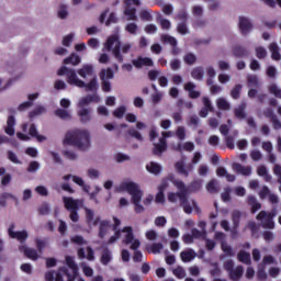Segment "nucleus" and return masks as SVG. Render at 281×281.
Masks as SVG:
<instances>
[{"instance_id": "nucleus-36", "label": "nucleus", "mask_w": 281, "mask_h": 281, "mask_svg": "<svg viewBox=\"0 0 281 281\" xmlns=\"http://www.w3.org/2000/svg\"><path fill=\"white\" fill-rule=\"evenodd\" d=\"M58 19L65 20L69 16V7L65 3H60L57 8Z\"/></svg>"}, {"instance_id": "nucleus-53", "label": "nucleus", "mask_w": 281, "mask_h": 281, "mask_svg": "<svg viewBox=\"0 0 281 281\" xmlns=\"http://www.w3.org/2000/svg\"><path fill=\"white\" fill-rule=\"evenodd\" d=\"M216 104L217 109H221L222 111H229L231 109L229 102L225 98H218Z\"/></svg>"}, {"instance_id": "nucleus-50", "label": "nucleus", "mask_w": 281, "mask_h": 281, "mask_svg": "<svg viewBox=\"0 0 281 281\" xmlns=\"http://www.w3.org/2000/svg\"><path fill=\"white\" fill-rule=\"evenodd\" d=\"M114 76L113 69L111 68L102 69L100 72L101 80H113Z\"/></svg>"}, {"instance_id": "nucleus-33", "label": "nucleus", "mask_w": 281, "mask_h": 281, "mask_svg": "<svg viewBox=\"0 0 281 281\" xmlns=\"http://www.w3.org/2000/svg\"><path fill=\"white\" fill-rule=\"evenodd\" d=\"M147 172H150V175H161V165L158 162L151 161L146 165Z\"/></svg>"}, {"instance_id": "nucleus-26", "label": "nucleus", "mask_w": 281, "mask_h": 281, "mask_svg": "<svg viewBox=\"0 0 281 281\" xmlns=\"http://www.w3.org/2000/svg\"><path fill=\"white\" fill-rule=\"evenodd\" d=\"M80 63H82V58L76 53L70 54L69 57L64 59V65H72V67H78Z\"/></svg>"}, {"instance_id": "nucleus-61", "label": "nucleus", "mask_w": 281, "mask_h": 281, "mask_svg": "<svg viewBox=\"0 0 281 281\" xmlns=\"http://www.w3.org/2000/svg\"><path fill=\"white\" fill-rule=\"evenodd\" d=\"M164 100V92L156 90L155 93L151 94L153 104H159Z\"/></svg>"}, {"instance_id": "nucleus-4", "label": "nucleus", "mask_w": 281, "mask_h": 281, "mask_svg": "<svg viewBox=\"0 0 281 281\" xmlns=\"http://www.w3.org/2000/svg\"><path fill=\"white\" fill-rule=\"evenodd\" d=\"M116 192H128L132 196V203L136 214H144L146 212V209L142 205L144 191L139 188V184L131 180H124L116 187Z\"/></svg>"}, {"instance_id": "nucleus-42", "label": "nucleus", "mask_w": 281, "mask_h": 281, "mask_svg": "<svg viewBox=\"0 0 281 281\" xmlns=\"http://www.w3.org/2000/svg\"><path fill=\"white\" fill-rule=\"evenodd\" d=\"M100 175L101 172L93 167L88 168L86 171V177H88V179H91V181L100 179Z\"/></svg>"}, {"instance_id": "nucleus-5", "label": "nucleus", "mask_w": 281, "mask_h": 281, "mask_svg": "<svg viewBox=\"0 0 281 281\" xmlns=\"http://www.w3.org/2000/svg\"><path fill=\"white\" fill-rule=\"evenodd\" d=\"M173 186L179 192H168L167 199L169 203H177L180 201L186 214H192V211L196 209V202L194 200H188V188L181 180H175Z\"/></svg>"}, {"instance_id": "nucleus-32", "label": "nucleus", "mask_w": 281, "mask_h": 281, "mask_svg": "<svg viewBox=\"0 0 281 281\" xmlns=\"http://www.w3.org/2000/svg\"><path fill=\"white\" fill-rule=\"evenodd\" d=\"M16 125V119L14 116L10 115L7 120V127L4 128V132L7 135H14V126Z\"/></svg>"}, {"instance_id": "nucleus-14", "label": "nucleus", "mask_w": 281, "mask_h": 281, "mask_svg": "<svg viewBox=\"0 0 281 281\" xmlns=\"http://www.w3.org/2000/svg\"><path fill=\"white\" fill-rule=\"evenodd\" d=\"M86 223L89 227H95L101 221L100 216H95V211L90 207L83 206Z\"/></svg>"}, {"instance_id": "nucleus-16", "label": "nucleus", "mask_w": 281, "mask_h": 281, "mask_svg": "<svg viewBox=\"0 0 281 281\" xmlns=\"http://www.w3.org/2000/svg\"><path fill=\"white\" fill-rule=\"evenodd\" d=\"M76 74H78V76H80V78L83 80H87V78L95 77V68H93V65L91 64H86L82 65Z\"/></svg>"}, {"instance_id": "nucleus-29", "label": "nucleus", "mask_w": 281, "mask_h": 281, "mask_svg": "<svg viewBox=\"0 0 281 281\" xmlns=\"http://www.w3.org/2000/svg\"><path fill=\"white\" fill-rule=\"evenodd\" d=\"M78 256L81 259L87 258V260H95V257L93 256V248L89 246L86 249L80 248L78 250Z\"/></svg>"}, {"instance_id": "nucleus-55", "label": "nucleus", "mask_w": 281, "mask_h": 281, "mask_svg": "<svg viewBox=\"0 0 281 281\" xmlns=\"http://www.w3.org/2000/svg\"><path fill=\"white\" fill-rule=\"evenodd\" d=\"M206 191L210 192V194H215L216 192H218V181L211 180L206 184Z\"/></svg>"}, {"instance_id": "nucleus-28", "label": "nucleus", "mask_w": 281, "mask_h": 281, "mask_svg": "<svg viewBox=\"0 0 281 281\" xmlns=\"http://www.w3.org/2000/svg\"><path fill=\"white\" fill-rule=\"evenodd\" d=\"M243 273H245V269L243 268V266H237L228 272V276L231 280L239 281L240 278H243Z\"/></svg>"}, {"instance_id": "nucleus-57", "label": "nucleus", "mask_w": 281, "mask_h": 281, "mask_svg": "<svg viewBox=\"0 0 281 281\" xmlns=\"http://www.w3.org/2000/svg\"><path fill=\"white\" fill-rule=\"evenodd\" d=\"M161 41L166 44V45H171V47H177V38L165 34L161 36Z\"/></svg>"}, {"instance_id": "nucleus-10", "label": "nucleus", "mask_w": 281, "mask_h": 281, "mask_svg": "<svg viewBox=\"0 0 281 281\" xmlns=\"http://www.w3.org/2000/svg\"><path fill=\"white\" fill-rule=\"evenodd\" d=\"M215 238L216 240H221V249L224 254L221 256L222 259L224 257L234 258V256H236V251L234 250V248H232V246H229L228 243L225 241V235L223 233H216Z\"/></svg>"}, {"instance_id": "nucleus-30", "label": "nucleus", "mask_w": 281, "mask_h": 281, "mask_svg": "<svg viewBox=\"0 0 281 281\" xmlns=\"http://www.w3.org/2000/svg\"><path fill=\"white\" fill-rule=\"evenodd\" d=\"M134 67H153V59L148 57H140L138 59H134L133 61Z\"/></svg>"}, {"instance_id": "nucleus-6", "label": "nucleus", "mask_w": 281, "mask_h": 281, "mask_svg": "<svg viewBox=\"0 0 281 281\" xmlns=\"http://www.w3.org/2000/svg\"><path fill=\"white\" fill-rule=\"evenodd\" d=\"M131 47H133L131 43L122 44L120 42V35L117 34L109 36L104 43L106 52H112L114 58H116L119 63H124V56H122V54H128Z\"/></svg>"}, {"instance_id": "nucleus-7", "label": "nucleus", "mask_w": 281, "mask_h": 281, "mask_svg": "<svg viewBox=\"0 0 281 281\" xmlns=\"http://www.w3.org/2000/svg\"><path fill=\"white\" fill-rule=\"evenodd\" d=\"M276 216H278V212L276 210L270 213L261 211L257 215V221H260L262 227H265L266 229H273L276 227V223L273 222V218H276Z\"/></svg>"}, {"instance_id": "nucleus-3", "label": "nucleus", "mask_w": 281, "mask_h": 281, "mask_svg": "<svg viewBox=\"0 0 281 281\" xmlns=\"http://www.w3.org/2000/svg\"><path fill=\"white\" fill-rule=\"evenodd\" d=\"M120 225H122V221H120L117 217H113L114 235L109 238L108 245H113V243H117L120 238H123V243H125V245H131V249L134 251L139 249L142 243L139 239L135 238V235H133V227L125 226L122 231H120L117 229Z\"/></svg>"}, {"instance_id": "nucleus-20", "label": "nucleus", "mask_w": 281, "mask_h": 281, "mask_svg": "<svg viewBox=\"0 0 281 281\" xmlns=\"http://www.w3.org/2000/svg\"><path fill=\"white\" fill-rule=\"evenodd\" d=\"M100 101V97L98 94H88L86 97H82L79 99L77 106L79 109H85V106H89V104L93 103V102H99Z\"/></svg>"}, {"instance_id": "nucleus-2", "label": "nucleus", "mask_w": 281, "mask_h": 281, "mask_svg": "<svg viewBox=\"0 0 281 281\" xmlns=\"http://www.w3.org/2000/svg\"><path fill=\"white\" fill-rule=\"evenodd\" d=\"M57 75L66 76V82L70 85V87H78L79 89H86V91L95 92L100 89V85L98 83V77L94 76L89 82H85V80L78 77L76 70L69 67H61L58 69Z\"/></svg>"}, {"instance_id": "nucleus-8", "label": "nucleus", "mask_w": 281, "mask_h": 281, "mask_svg": "<svg viewBox=\"0 0 281 281\" xmlns=\"http://www.w3.org/2000/svg\"><path fill=\"white\" fill-rule=\"evenodd\" d=\"M134 5H142V0H125L124 14L127 21H137V9Z\"/></svg>"}, {"instance_id": "nucleus-44", "label": "nucleus", "mask_w": 281, "mask_h": 281, "mask_svg": "<svg viewBox=\"0 0 281 281\" xmlns=\"http://www.w3.org/2000/svg\"><path fill=\"white\" fill-rule=\"evenodd\" d=\"M55 115L60 120H71V112H69L67 109H57L55 111Z\"/></svg>"}, {"instance_id": "nucleus-11", "label": "nucleus", "mask_w": 281, "mask_h": 281, "mask_svg": "<svg viewBox=\"0 0 281 281\" xmlns=\"http://www.w3.org/2000/svg\"><path fill=\"white\" fill-rule=\"evenodd\" d=\"M22 131L23 133H29L30 137H35V139H37V142H46L47 137L45 135H41L38 134V130H36V125L34 124H27L24 123L22 124Z\"/></svg>"}, {"instance_id": "nucleus-38", "label": "nucleus", "mask_w": 281, "mask_h": 281, "mask_svg": "<svg viewBox=\"0 0 281 281\" xmlns=\"http://www.w3.org/2000/svg\"><path fill=\"white\" fill-rule=\"evenodd\" d=\"M233 55L235 58H246V56H249V50L241 46H235L233 48Z\"/></svg>"}, {"instance_id": "nucleus-17", "label": "nucleus", "mask_w": 281, "mask_h": 281, "mask_svg": "<svg viewBox=\"0 0 281 281\" xmlns=\"http://www.w3.org/2000/svg\"><path fill=\"white\" fill-rule=\"evenodd\" d=\"M19 249L22 251V254H24V256H26V258H29V260L33 261L38 260V258H41L43 255L42 252H38V250L27 247L26 245H21Z\"/></svg>"}, {"instance_id": "nucleus-18", "label": "nucleus", "mask_w": 281, "mask_h": 281, "mask_svg": "<svg viewBox=\"0 0 281 281\" xmlns=\"http://www.w3.org/2000/svg\"><path fill=\"white\" fill-rule=\"evenodd\" d=\"M172 133L162 132V137L159 139V143L154 144V155H161V153H166V137H170Z\"/></svg>"}, {"instance_id": "nucleus-63", "label": "nucleus", "mask_w": 281, "mask_h": 281, "mask_svg": "<svg viewBox=\"0 0 281 281\" xmlns=\"http://www.w3.org/2000/svg\"><path fill=\"white\" fill-rule=\"evenodd\" d=\"M183 60L187 65H194V63H196V55L188 53L184 55Z\"/></svg>"}, {"instance_id": "nucleus-12", "label": "nucleus", "mask_w": 281, "mask_h": 281, "mask_svg": "<svg viewBox=\"0 0 281 281\" xmlns=\"http://www.w3.org/2000/svg\"><path fill=\"white\" fill-rule=\"evenodd\" d=\"M64 206L68 212H74L76 210H80L82 205H85V201L76 200L71 196H63Z\"/></svg>"}, {"instance_id": "nucleus-58", "label": "nucleus", "mask_w": 281, "mask_h": 281, "mask_svg": "<svg viewBox=\"0 0 281 281\" xmlns=\"http://www.w3.org/2000/svg\"><path fill=\"white\" fill-rule=\"evenodd\" d=\"M126 111H127L126 105H121L113 111V115L117 120H122V117H124V114L126 113Z\"/></svg>"}, {"instance_id": "nucleus-43", "label": "nucleus", "mask_w": 281, "mask_h": 281, "mask_svg": "<svg viewBox=\"0 0 281 281\" xmlns=\"http://www.w3.org/2000/svg\"><path fill=\"white\" fill-rule=\"evenodd\" d=\"M206 71V76L209 77V79L206 80L207 85H214V78H216V69L214 68V66H207L205 68Z\"/></svg>"}, {"instance_id": "nucleus-15", "label": "nucleus", "mask_w": 281, "mask_h": 281, "mask_svg": "<svg viewBox=\"0 0 281 281\" xmlns=\"http://www.w3.org/2000/svg\"><path fill=\"white\" fill-rule=\"evenodd\" d=\"M8 234L10 238H15L20 243H25L27 238L30 237V234L27 231H14V224H11L10 227L8 228Z\"/></svg>"}, {"instance_id": "nucleus-35", "label": "nucleus", "mask_w": 281, "mask_h": 281, "mask_svg": "<svg viewBox=\"0 0 281 281\" xmlns=\"http://www.w3.org/2000/svg\"><path fill=\"white\" fill-rule=\"evenodd\" d=\"M269 49L272 60H281L280 46H278V43H271Z\"/></svg>"}, {"instance_id": "nucleus-21", "label": "nucleus", "mask_w": 281, "mask_h": 281, "mask_svg": "<svg viewBox=\"0 0 281 281\" xmlns=\"http://www.w3.org/2000/svg\"><path fill=\"white\" fill-rule=\"evenodd\" d=\"M175 181H181V180L176 179L175 176L172 175H169L167 178H164L160 181V184L158 186V190H160V192H166V190L170 188V183L175 184Z\"/></svg>"}, {"instance_id": "nucleus-48", "label": "nucleus", "mask_w": 281, "mask_h": 281, "mask_svg": "<svg viewBox=\"0 0 281 281\" xmlns=\"http://www.w3.org/2000/svg\"><path fill=\"white\" fill-rule=\"evenodd\" d=\"M44 113H47V109L44 105H37L33 111L30 112L29 116L32 117H38V115H44Z\"/></svg>"}, {"instance_id": "nucleus-13", "label": "nucleus", "mask_w": 281, "mask_h": 281, "mask_svg": "<svg viewBox=\"0 0 281 281\" xmlns=\"http://www.w3.org/2000/svg\"><path fill=\"white\" fill-rule=\"evenodd\" d=\"M97 225H99V238L104 239L111 232H115L109 220H101Z\"/></svg>"}, {"instance_id": "nucleus-59", "label": "nucleus", "mask_w": 281, "mask_h": 281, "mask_svg": "<svg viewBox=\"0 0 281 281\" xmlns=\"http://www.w3.org/2000/svg\"><path fill=\"white\" fill-rule=\"evenodd\" d=\"M161 249H164V244L161 243L153 244L147 247V251H150L151 254H161Z\"/></svg>"}, {"instance_id": "nucleus-41", "label": "nucleus", "mask_w": 281, "mask_h": 281, "mask_svg": "<svg viewBox=\"0 0 281 281\" xmlns=\"http://www.w3.org/2000/svg\"><path fill=\"white\" fill-rule=\"evenodd\" d=\"M35 245L37 247L38 254H43V249L49 245V238H35Z\"/></svg>"}, {"instance_id": "nucleus-46", "label": "nucleus", "mask_w": 281, "mask_h": 281, "mask_svg": "<svg viewBox=\"0 0 281 281\" xmlns=\"http://www.w3.org/2000/svg\"><path fill=\"white\" fill-rule=\"evenodd\" d=\"M257 175L259 177H262L265 179V181H271V175H269V171L267 170V167H265L263 165H260L257 168Z\"/></svg>"}, {"instance_id": "nucleus-52", "label": "nucleus", "mask_w": 281, "mask_h": 281, "mask_svg": "<svg viewBox=\"0 0 281 281\" xmlns=\"http://www.w3.org/2000/svg\"><path fill=\"white\" fill-rule=\"evenodd\" d=\"M63 155L65 159H68L69 161H76V159H78V153L74 149H66L63 151Z\"/></svg>"}, {"instance_id": "nucleus-19", "label": "nucleus", "mask_w": 281, "mask_h": 281, "mask_svg": "<svg viewBox=\"0 0 281 281\" xmlns=\"http://www.w3.org/2000/svg\"><path fill=\"white\" fill-rule=\"evenodd\" d=\"M176 170L183 177H190V173L194 170V165L190 164L186 166V160H179L176 162Z\"/></svg>"}, {"instance_id": "nucleus-34", "label": "nucleus", "mask_w": 281, "mask_h": 281, "mask_svg": "<svg viewBox=\"0 0 281 281\" xmlns=\"http://www.w3.org/2000/svg\"><path fill=\"white\" fill-rule=\"evenodd\" d=\"M266 116L270 117L273 128H276V131H279V128H281V122L280 120H278V116L273 113V110L269 109L266 112Z\"/></svg>"}, {"instance_id": "nucleus-40", "label": "nucleus", "mask_w": 281, "mask_h": 281, "mask_svg": "<svg viewBox=\"0 0 281 281\" xmlns=\"http://www.w3.org/2000/svg\"><path fill=\"white\" fill-rule=\"evenodd\" d=\"M237 260L244 265H251V255L245 250H240L237 255Z\"/></svg>"}, {"instance_id": "nucleus-54", "label": "nucleus", "mask_w": 281, "mask_h": 281, "mask_svg": "<svg viewBox=\"0 0 281 281\" xmlns=\"http://www.w3.org/2000/svg\"><path fill=\"white\" fill-rule=\"evenodd\" d=\"M176 150H187L188 153H192V150H194V143L187 142L184 144H178Z\"/></svg>"}, {"instance_id": "nucleus-64", "label": "nucleus", "mask_w": 281, "mask_h": 281, "mask_svg": "<svg viewBox=\"0 0 281 281\" xmlns=\"http://www.w3.org/2000/svg\"><path fill=\"white\" fill-rule=\"evenodd\" d=\"M112 258L113 257H112L110 250H104L102 256H101L102 265H109V262H111Z\"/></svg>"}, {"instance_id": "nucleus-27", "label": "nucleus", "mask_w": 281, "mask_h": 281, "mask_svg": "<svg viewBox=\"0 0 281 281\" xmlns=\"http://www.w3.org/2000/svg\"><path fill=\"white\" fill-rule=\"evenodd\" d=\"M182 262H192L196 258V252L192 248H188L180 254Z\"/></svg>"}, {"instance_id": "nucleus-24", "label": "nucleus", "mask_w": 281, "mask_h": 281, "mask_svg": "<svg viewBox=\"0 0 281 281\" xmlns=\"http://www.w3.org/2000/svg\"><path fill=\"white\" fill-rule=\"evenodd\" d=\"M184 90L188 91L189 97L193 100H196V98H201V92L196 90V85H194V82H187L184 85Z\"/></svg>"}, {"instance_id": "nucleus-23", "label": "nucleus", "mask_w": 281, "mask_h": 281, "mask_svg": "<svg viewBox=\"0 0 281 281\" xmlns=\"http://www.w3.org/2000/svg\"><path fill=\"white\" fill-rule=\"evenodd\" d=\"M78 115L82 124H89L92 120L91 110L88 108H79Z\"/></svg>"}, {"instance_id": "nucleus-49", "label": "nucleus", "mask_w": 281, "mask_h": 281, "mask_svg": "<svg viewBox=\"0 0 281 281\" xmlns=\"http://www.w3.org/2000/svg\"><path fill=\"white\" fill-rule=\"evenodd\" d=\"M204 70L203 67H195L191 71V77L193 80H203Z\"/></svg>"}, {"instance_id": "nucleus-22", "label": "nucleus", "mask_w": 281, "mask_h": 281, "mask_svg": "<svg viewBox=\"0 0 281 281\" xmlns=\"http://www.w3.org/2000/svg\"><path fill=\"white\" fill-rule=\"evenodd\" d=\"M233 170L234 172H237V175H243L244 177H249L251 175L252 168L251 166H243L240 164H233Z\"/></svg>"}, {"instance_id": "nucleus-25", "label": "nucleus", "mask_w": 281, "mask_h": 281, "mask_svg": "<svg viewBox=\"0 0 281 281\" xmlns=\"http://www.w3.org/2000/svg\"><path fill=\"white\" fill-rule=\"evenodd\" d=\"M238 25L241 34H247L248 32H251V21H249L247 18L239 16Z\"/></svg>"}, {"instance_id": "nucleus-9", "label": "nucleus", "mask_w": 281, "mask_h": 281, "mask_svg": "<svg viewBox=\"0 0 281 281\" xmlns=\"http://www.w3.org/2000/svg\"><path fill=\"white\" fill-rule=\"evenodd\" d=\"M63 278H67V281H74V276L67 273V270L65 268L59 269L58 272L48 271L45 273L46 281H65V279Z\"/></svg>"}, {"instance_id": "nucleus-60", "label": "nucleus", "mask_w": 281, "mask_h": 281, "mask_svg": "<svg viewBox=\"0 0 281 281\" xmlns=\"http://www.w3.org/2000/svg\"><path fill=\"white\" fill-rule=\"evenodd\" d=\"M8 89H10V80L3 76H0V93L8 91Z\"/></svg>"}, {"instance_id": "nucleus-37", "label": "nucleus", "mask_w": 281, "mask_h": 281, "mask_svg": "<svg viewBox=\"0 0 281 281\" xmlns=\"http://www.w3.org/2000/svg\"><path fill=\"white\" fill-rule=\"evenodd\" d=\"M216 175L217 177H225L227 179V181L233 182L236 181V176L227 172V169L220 167L216 170Z\"/></svg>"}, {"instance_id": "nucleus-39", "label": "nucleus", "mask_w": 281, "mask_h": 281, "mask_svg": "<svg viewBox=\"0 0 281 281\" xmlns=\"http://www.w3.org/2000/svg\"><path fill=\"white\" fill-rule=\"evenodd\" d=\"M72 181H74V183L79 186V188H81V190H83V192H87V194H89V192L91 190V186L85 183V180L81 177H72Z\"/></svg>"}, {"instance_id": "nucleus-1", "label": "nucleus", "mask_w": 281, "mask_h": 281, "mask_svg": "<svg viewBox=\"0 0 281 281\" xmlns=\"http://www.w3.org/2000/svg\"><path fill=\"white\" fill-rule=\"evenodd\" d=\"M63 144L87 153L91 148V133L85 128L72 130L66 133Z\"/></svg>"}, {"instance_id": "nucleus-47", "label": "nucleus", "mask_w": 281, "mask_h": 281, "mask_svg": "<svg viewBox=\"0 0 281 281\" xmlns=\"http://www.w3.org/2000/svg\"><path fill=\"white\" fill-rule=\"evenodd\" d=\"M177 32L178 34H180L181 36H186L188 34H190V29L188 27V23L186 22H179L177 24Z\"/></svg>"}, {"instance_id": "nucleus-31", "label": "nucleus", "mask_w": 281, "mask_h": 281, "mask_svg": "<svg viewBox=\"0 0 281 281\" xmlns=\"http://www.w3.org/2000/svg\"><path fill=\"white\" fill-rule=\"evenodd\" d=\"M202 102L204 104V108L200 111V117H207L210 111L213 110L212 102L210 101V98L204 97L202 99Z\"/></svg>"}, {"instance_id": "nucleus-62", "label": "nucleus", "mask_w": 281, "mask_h": 281, "mask_svg": "<svg viewBox=\"0 0 281 281\" xmlns=\"http://www.w3.org/2000/svg\"><path fill=\"white\" fill-rule=\"evenodd\" d=\"M269 91L276 98H280L281 99V89L276 83H270Z\"/></svg>"}, {"instance_id": "nucleus-51", "label": "nucleus", "mask_w": 281, "mask_h": 281, "mask_svg": "<svg viewBox=\"0 0 281 281\" xmlns=\"http://www.w3.org/2000/svg\"><path fill=\"white\" fill-rule=\"evenodd\" d=\"M66 265L71 269L72 276H76L78 273V266L76 265V261L74 260V257L66 256Z\"/></svg>"}, {"instance_id": "nucleus-45", "label": "nucleus", "mask_w": 281, "mask_h": 281, "mask_svg": "<svg viewBox=\"0 0 281 281\" xmlns=\"http://www.w3.org/2000/svg\"><path fill=\"white\" fill-rule=\"evenodd\" d=\"M245 109H247V104L241 103L235 109V116L238 120H245L247 117V114H245Z\"/></svg>"}, {"instance_id": "nucleus-56", "label": "nucleus", "mask_w": 281, "mask_h": 281, "mask_svg": "<svg viewBox=\"0 0 281 281\" xmlns=\"http://www.w3.org/2000/svg\"><path fill=\"white\" fill-rule=\"evenodd\" d=\"M74 38H76V33H69L66 36H64L61 41V45L64 47H71V43H74Z\"/></svg>"}]
</instances>
